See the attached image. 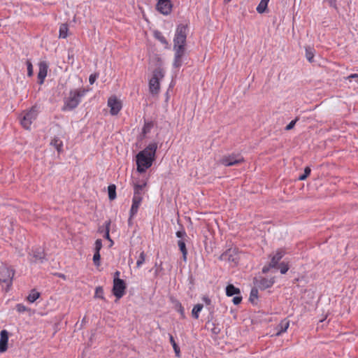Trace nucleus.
Instances as JSON below:
<instances>
[{
  "instance_id": "1",
  "label": "nucleus",
  "mask_w": 358,
  "mask_h": 358,
  "mask_svg": "<svg viewBox=\"0 0 358 358\" xmlns=\"http://www.w3.org/2000/svg\"><path fill=\"white\" fill-rule=\"evenodd\" d=\"M187 31V24H179L177 25L173 38L174 59L173 66L176 69H179L182 65V58L186 54Z\"/></svg>"
},
{
  "instance_id": "2",
  "label": "nucleus",
  "mask_w": 358,
  "mask_h": 358,
  "mask_svg": "<svg viewBox=\"0 0 358 358\" xmlns=\"http://www.w3.org/2000/svg\"><path fill=\"white\" fill-rule=\"evenodd\" d=\"M157 150V143L152 142L136 155L137 172L143 173L152 166L156 159Z\"/></svg>"
},
{
  "instance_id": "3",
  "label": "nucleus",
  "mask_w": 358,
  "mask_h": 358,
  "mask_svg": "<svg viewBox=\"0 0 358 358\" xmlns=\"http://www.w3.org/2000/svg\"><path fill=\"white\" fill-rule=\"evenodd\" d=\"M90 90L89 87H80L72 89L69 91V95L64 97V104L61 108L62 111H72L75 110L81 103L83 97Z\"/></svg>"
},
{
  "instance_id": "4",
  "label": "nucleus",
  "mask_w": 358,
  "mask_h": 358,
  "mask_svg": "<svg viewBox=\"0 0 358 358\" xmlns=\"http://www.w3.org/2000/svg\"><path fill=\"white\" fill-rule=\"evenodd\" d=\"M15 273V271L11 266L0 267V285L5 291H8L11 288Z\"/></svg>"
},
{
  "instance_id": "5",
  "label": "nucleus",
  "mask_w": 358,
  "mask_h": 358,
  "mask_svg": "<svg viewBox=\"0 0 358 358\" xmlns=\"http://www.w3.org/2000/svg\"><path fill=\"white\" fill-rule=\"evenodd\" d=\"M286 253L287 251L285 248H278L274 253L270 254L268 257L271 259V261L262 268V273H267L271 269L277 268L278 264L280 263V261Z\"/></svg>"
},
{
  "instance_id": "6",
  "label": "nucleus",
  "mask_w": 358,
  "mask_h": 358,
  "mask_svg": "<svg viewBox=\"0 0 358 358\" xmlns=\"http://www.w3.org/2000/svg\"><path fill=\"white\" fill-rule=\"evenodd\" d=\"M38 112L37 106H33L29 110L23 111L19 115L20 124L24 129H30L33 121L36 119Z\"/></svg>"
},
{
  "instance_id": "7",
  "label": "nucleus",
  "mask_w": 358,
  "mask_h": 358,
  "mask_svg": "<svg viewBox=\"0 0 358 358\" xmlns=\"http://www.w3.org/2000/svg\"><path fill=\"white\" fill-rule=\"evenodd\" d=\"M164 76V70L161 67L156 68L152 72V76L149 80V90L152 95H157L160 90L159 80Z\"/></svg>"
},
{
  "instance_id": "8",
  "label": "nucleus",
  "mask_w": 358,
  "mask_h": 358,
  "mask_svg": "<svg viewBox=\"0 0 358 358\" xmlns=\"http://www.w3.org/2000/svg\"><path fill=\"white\" fill-rule=\"evenodd\" d=\"M238 252L239 251L238 248H230L222 252L218 259L220 261H227L232 262L234 264V266H237L240 259L238 257Z\"/></svg>"
},
{
  "instance_id": "9",
  "label": "nucleus",
  "mask_w": 358,
  "mask_h": 358,
  "mask_svg": "<svg viewBox=\"0 0 358 358\" xmlns=\"http://www.w3.org/2000/svg\"><path fill=\"white\" fill-rule=\"evenodd\" d=\"M274 278H267L262 275L256 276L253 279L254 287L251 291H258V289L264 290L270 288L274 284Z\"/></svg>"
},
{
  "instance_id": "10",
  "label": "nucleus",
  "mask_w": 358,
  "mask_h": 358,
  "mask_svg": "<svg viewBox=\"0 0 358 358\" xmlns=\"http://www.w3.org/2000/svg\"><path fill=\"white\" fill-rule=\"evenodd\" d=\"M244 162V157L240 153H231L229 155H224L220 159V163L225 166L240 164Z\"/></svg>"
},
{
  "instance_id": "11",
  "label": "nucleus",
  "mask_w": 358,
  "mask_h": 358,
  "mask_svg": "<svg viewBox=\"0 0 358 358\" xmlns=\"http://www.w3.org/2000/svg\"><path fill=\"white\" fill-rule=\"evenodd\" d=\"M173 6L171 0H158L156 4V10L164 15H168L171 13Z\"/></svg>"
},
{
  "instance_id": "12",
  "label": "nucleus",
  "mask_w": 358,
  "mask_h": 358,
  "mask_svg": "<svg viewBox=\"0 0 358 358\" xmlns=\"http://www.w3.org/2000/svg\"><path fill=\"white\" fill-rule=\"evenodd\" d=\"M108 106L110 108V115H116L121 110L122 104L115 96H111L108 99Z\"/></svg>"
},
{
  "instance_id": "13",
  "label": "nucleus",
  "mask_w": 358,
  "mask_h": 358,
  "mask_svg": "<svg viewBox=\"0 0 358 358\" xmlns=\"http://www.w3.org/2000/svg\"><path fill=\"white\" fill-rule=\"evenodd\" d=\"M140 183L139 178H136L132 180V185L134 187V197H143L145 194L144 188L147 185L146 180H142Z\"/></svg>"
},
{
  "instance_id": "14",
  "label": "nucleus",
  "mask_w": 358,
  "mask_h": 358,
  "mask_svg": "<svg viewBox=\"0 0 358 358\" xmlns=\"http://www.w3.org/2000/svg\"><path fill=\"white\" fill-rule=\"evenodd\" d=\"M152 269L155 271V285L161 284V280H164L165 275V270L162 266V262H160L159 264L156 262Z\"/></svg>"
},
{
  "instance_id": "15",
  "label": "nucleus",
  "mask_w": 358,
  "mask_h": 358,
  "mask_svg": "<svg viewBox=\"0 0 358 358\" xmlns=\"http://www.w3.org/2000/svg\"><path fill=\"white\" fill-rule=\"evenodd\" d=\"M38 73L37 76L38 83L42 85L48 74V65L45 62H40L38 64Z\"/></svg>"
},
{
  "instance_id": "16",
  "label": "nucleus",
  "mask_w": 358,
  "mask_h": 358,
  "mask_svg": "<svg viewBox=\"0 0 358 358\" xmlns=\"http://www.w3.org/2000/svg\"><path fill=\"white\" fill-rule=\"evenodd\" d=\"M156 122L152 120H144V124L140 134V138L143 140L146 138L147 135L150 133L152 129L155 127Z\"/></svg>"
},
{
  "instance_id": "17",
  "label": "nucleus",
  "mask_w": 358,
  "mask_h": 358,
  "mask_svg": "<svg viewBox=\"0 0 358 358\" xmlns=\"http://www.w3.org/2000/svg\"><path fill=\"white\" fill-rule=\"evenodd\" d=\"M9 333L3 329L0 332V352H5L8 350Z\"/></svg>"
},
{
  "instance_id": "18",
  "label": "nucleus",
  "mask_w": 358,
  "mask_h": 358,
  "mask_svg": "<svg viewBox=\"0 0 358 358\" xmlns=\"http://www.w3.org/2000/svg\"><path fill=\"white\" fill-rule=\"evenodd\" d=\"M153 36L156 40L159 41L162 44H163L166 49L170 48V44L169 43V41L163 36L162 33L160 31L155 30L153 31Z\"/></svg>"
},
{
  "instance_id": "19",
  "label": "nucleus",
  "mask_w": 358,
  "mask_h": 358,
  "mask_svg": "<svg viewBox=\"0 0 358 358\" xmlns=\"http://www.w3.org/2000/svg\"><path fill=\"white\" fill-rule=\"evenodd\" d=\"M289 321L287 319L282 320L276 327L277 332L275 334V336H278L281 335V334L285 332L289 328Z\"/></svg>"
},
{
  "instance_id": "20",
  "label": "nucleus",
  "mask_w": 358,
  "mask_h": 358,
  "mask_svg": "<svg viewBox=\"0 0 358 358\" xmlns=\"http://www.w3.org/2000/svg\"><path fill=\"white\" fill-rule=\"evenodd\" d=\"M126 288V282L124 280H113V287L111 291H125Z\"/></svg>"
},
{
  "instance_id": "21",
  "label": "nucleus",
  "mask_w": 358,
  "mask_h": 358,
  "mask_svg": "<svg viewBox=\"0 0 358 358\" xmlns=\"http://www.w3.org/2000/svg\"><path fill=\"white\" fill-rule=\"evenodd\" d=\"M50 145L55 148L58 153L63 152V142L59 139V137H54L51 140Z\"/></svg>"
},
{
  "instance_id": "22",
  "label": "nucleus",
  "mask_w": 358,
  "mask_h": 358,
  "mask_svg": "<svg viewBox=\"0 0 358 358\" xmlns=\"http://www.w3.org/2000/svg\"><path fill=\"white\" fill-rule=\"evenodd\" d=\"M186 240H178V246L179 248L180 251L181 252L182 255V259L184 262L187 261V249L186 248Z\"/></svg>"
},
{
  "instance_id": "23",
  "label": "nucleus",
  "mask_w": 358,
  "mask_h": 358,
  "mask_svg": "<svg viewBox=\"0 0 358 358\" xmlns=\"http://www.w3.org/2000/svg\"><path fill=\"white\" fill-rule=\"evenodd\" d=\"M178 224L180 225V230L176 232V236L177 238H180L179 240H186L188 238L187 233L185 230L184 226L180 223V220H178Z\"/></svg>"
},
{
  "instance_id": "24",
  "label": "nucleus",
  "mask_w": 358,
  "mask_h": 358,
  "mask_svg": "<svg viewBox=\"0 0 358 358\" xmlns=\"http://www.w3.org/2000/svg\"><path fill=\"white\" fill-rule=\"evenodd\" d=\"M305 50H306V57L307 60L310 63L314 62V56H315V52L314 48L310 47V46H306L305 48Z\"/></svg>"
},
{
  "instance_id": "25",
  "label": "nucleus",
  "mask_w": 358,
  "mask_h": 358,
  "mask_svg": "<svg viewBox=\"0 0 358 358\" xmlns=\"http://www.w3.org/2000/svg\"><path fill=\"white\" fill-rule=\"evenodd\" d=\"M32 252L33 257L34 258L35 261L43 260L45 257V253L44 250H41V248H36V250H33Z\"/></svg>"
},
{
  "instance_id": "26",
  "label": "nucleus",
  "mask_w": 358,
  "mask_h": 358,
  "mask_svg": "<svg viewBox=\"0 0 358 358\" xmlns=\"http://www.w3.org/2000/svg\"><path fill=\"white\" fill-rule=\"evenodd\" d=\"M108 199L110 201H113L116 199V185L114 184H110L108 187Z\"/></svg>"
},
{
  "instance_id": "27",
  "label": "nucleus",
  "mask_w": 358,
  "mask_h": 358,
  "mask_svg": "<svg viewBox=\"0 0 358 358\" xmlns=\"http://www.w3.org/2000/svg\"><path fill=\"white\" fill-rule=\"evenodd\" d=\"M270 0H261L260 3L257 7V11L262 14L267 10L268 3Z\"/></svg>"
},
{
  "instance_id": "28",
  "label": "nucleus",
  "mask_w": 358,
  "mask_h": 358,
  "mask_svg": "<svg viewBox=\"0 0 358 358\" xmlns=\"http://www.w3.org/2000/svg\"><path fill=\"white\" fill-rule=\"evenodd\" d=\"M69 26L66 23L62 24L59 27V38H66L68 36Z\"/></svg>"
},
{
  "instance_id": "29",
  "label": "nucleus",
  "mask_w": 358,
  "mask_h": 358,
  "mask_svg": "<svg viewBox=\"0 0 358 358\" xmlns=\"http://www.w3.org/2000/svg\"><path fill=\"white\" fill-rule=\"evenodd\" d=\"M111 220L109 219L105 222V232L103 233V238L108 241H111L110 236Z\"/></svg>"
},
{
  "instance_id": "30",
  "label": "nucleus",
  "mask_w": 358,
  "mask_h": 358,
  "mask_svg": "<svg viewBox=\"0 0 358 358\" xmlns=\"http://www.w3.org/2000/svg\"><path fill=\"white\" fill-rule=\"evenodd\" d=\"M203 305L198 303L195 305L192 310V317L195 319H198L199 317V313L203 309Z\"/></svg>"
},
{
  "instance_id": "31",
  "label": "nucleus",
  "mask_w": 358,
  "mask_h": 358,
  "mask_svg": "<svg viewBox=\"0 0 358 358\" xmlns=\"http://www.w3.org/2000/svg\"><path fill=\"white\" fill-rule=\"evenodd\" d=\"M276 269H280V273L285 274L289 269V265L288 262H282L278 264Z\"/></svg>"
},
{
  "instance_id": "32",
  "label": "nucleus",
  "mask_w": 358,
  "mask_h": 358,
  "mask_svg": "<svg viewBox=\"0 0 358 358\" xmlns=\"http://www.w3.org/2000/svg\"><path fill=\"white\" fill-rule=\"evenodd\" d=\"M169 340H170V343H171L172 346H173V348L174 350V352L176 353V355L177 357H179L180 356V348L178 347V345L176 344L173 336L171 334H169Z\"/></svg>"
},
{
  "instance_id": "33",
  "label": "nucleus",
  "mask_w": 358,
  "mask_h": 358,
  "mask_svg": "<svg viewBox=\"0 0 358 358\" xmlns=\"http://www.w3.org/2000/svg\"><path fill=\"white\" fill-rule=\"evenodd\" d=\"M39 297L40 292H31L26 297V299L29 303H34Z\"/></svg>"
},
{
  "instance_id": "34",
  "label": "nucleus",
  "mask_w": 358,
  "mask_h": 358,
  "mask_svg": "<svg viewBox=\"0 0 358 358\" xmlns=\"http://www.w3.org/2000/svg\"><path fill=\"white\" fill-rule=\"evenodd\" d=\"M311 169L309 166H306L304 169V172L303 174L300 175L298 178L299 180H306L310 174Z\"/></svg>"
},
{
  "instance_id": "35",
  "label": "nucleus",
  "mask_w": 358,
  "mask_h": 358,
  "mask_svg": "<svg viewBox=\"0 0 358 358\" xmlns=\"http://www.w3.org/2000/svg\"><path fill=\"white\" fill-rule=\"evenodd\" d=\"M93 263L96 266L99 267L101 265V255L100 252H94L93 255Z\"/></svg>"
},
{
  "instance_id": "36",
  "label": "nucleus",
  "mask_w": 358,
  "mask_h": 358,
  "mask_svg": "<svg viewBox=\"0 0 358 358\" xmlns=\"http://www.w3.org/2000/svg\"><path fill=\"white\" fill-rule=\"evenodd\" d=\"M146 257V254L144 251L141 252L139 257L136 262L137 267H140L144 262Z\"/></svg>"
},
{
  "instance_id": "37",
  "label": "nucleus",
  "mask_w": 358,
  "mask_h": 358,
  "mask_svg": "<svg viewBox=\"0 0 358 358\" xmlns=\"http://www.w3.org/2000/svg\"><path fill=\"white\" fill-rule=\"evenodd\" d=\"M26 65L27 68V76L31 77L34 74L33 65L30 59L26 61Z\"/></svg>"
},
{
  "instance_id": "38",
  "label": "nucleus",
  "mask_w": 358,
  "mask_h": 358,
  "mask_svg": "<svg viewBox=\"0 0 358 358\" xmlns=\"http://www.w3.org/2000/svg\"><path fill=\"white\" fill-rule=\"evenodd\" d=\"M103 247L102 241L100 238H98L95 241L94 243V252H100V250H101Z\"/></svg>"
},
{
  "instance_id": "39",
  "label": "nucleus",
  "mask_w": 358,
  "mask_h": 358,
  "mask_svg": "<svg viewBox=\"0 0 358 358\" xmlns=\"http://www.w3.org/2000/svg\"><path fill=\"white\" fill-rule=\"evenodd\" d=\"M296 282H299L296 287H304L305 284L306 283V280L304 276H301V278H295L293 281V284H295Z\"/></svg>"
},
{
  "instance_id": "40",
  "label": "nucleus",
  "mask_w": 358,
  "mask_h": 358,
  "mask_svg": "<svg viewBox=\"0 0 358 358\" xmlns=\"http://www.w3.org/2000/svg\"><path fill=\"white\" fill-rule=\"evenodd\" d=\"M299 120V117H296L294 120H292L285 128V129L286 131H289L291 129H292L296 123Z\"/></svg>"
},
{
  "instance_id": "41",
  "label": "nucleus",
  "mask_w": 358,
  "mask_h": 358,
  "mask_svg": "<svg viewBox=\"0 0 358 358\" xmlns=\"http://www.w3.org/2000/svg\"><path fill=\"white\" fill-rule=\"evenodd\" d=\"M142 201H143V197H134L133 196L131 206L139 208V206H140Z\"/></svg>"
},
{
  "instance_id": "42",
  "label": "nucleus",
  "mask_w": 358,
  "mask_h": 358,
  "mask_svg": "<svg viewBox=\"0 0 358 358\" xmlns=\"http://www.w3.org/2000/svg\"><path fill=\"white\" fill-rule=\"evenodd\" d=\"M15 308H16V310L20 313H24L25 311H28L30 310L22 303L17 304Z\"/></svg>"
},
{
  "instance_id": "43",
  "label": "nucleus",
  "mask_w": 358,
  "mask_h": 358,
  "mask_svg": "<svg viewBox=\"0 0 358 358\" xmlns=\"http://www.w3.org/2000/svg\"><path fill=\"white\" fill-rule=\"evenodd\" d=\"M258 292H250V296L249 298L250 301L255 304L257 303L258 299Z\"/></svg>"
},
{
  "instance_id": "44",
  "label": "nucleus",
  "mask_w": 358,
  "mask_h": 358,
  "mask_svg": "<svg viewBox=\"0 0 358 358\" xmlns=\"http://www.w3.org/2000/svg\"><path fill=\"white\" fill-rule=\"evenodd\" d=\"M99 74V73H94L90 76L89 77V82L90 85H93L96 80L98 78Z\"/></svg>"
},
{
  "instance_id": "45",
  "label": "nucleus",
  "mask_w": 358,
  "mask_h": 358,
  "mask_svg": "<svg viewBox=\"0 0 358 358\" xmlns=\"http://www.w3.org/2000/svg\"><path fill=\"white\" fill-rule=\"evenodd\" d=\"M138 210V208L131 206L129 210V215H131V217H134L137 214Z\"/></svg>"
},
{
  "instance_id": "46",
  "label": "nucleus",
  "mask_w": 358,
  "mask_h": 358,
  "mask_svg": "<svg viewBox=\"0 0 358 358\" xmlns=\"http://www.w3.org/2000/svg\"><path fill=\"white\" fill-rule=\"evenodd\" d=\"M225 291H240V289L239 288H237L234 285L232 284H229L226 287H225Z\"/></svg>"
},
{
  "instance_id": "47",
  "label": "nucleus",
  "mask_w": 358,
  "mask_h": 358,
  "mask_svg": "<svg viewBox=\"0 0 358 358\" xmlns=\"http://www.w3.org/2000/svg\"><path fill=\"white\" fill-rule=\"evenodd\" d=\"M242 301V296H236L233 298L232 301L235 305L239 304Z\"/></svg>"
},
{
  "instance_id": "48",
  "label": "nucleus",
  "mask_w": 358,
  "mask_h": 358,
  "mask_svg": "<svg viewBox=\"0 0 358 358\" xmlns=\"http://www.w3.org/2000/svg\"><path fill=\"white\" fill-rule=\"evenodd\" d=\"M125 292H113L114 296L116 297L115 303H117L120 299H121Z\"/></svg>"
},
{
  "instance_id": "49",
  "label": "nucleus",
  "mask_w": 358,
  "mask_h": 358,
  "mask_svg": "<svg viewBox=\"0 0 358 358\" xmlns=\"http://www.w3.org/2000/svg\"><path fill=\"white\" fill-rule=\"evenodd\" d=\"M178 311L180 313L181 317H185V310L180 303L178 304Z\"/></svg>"
},
{
  "instance_id": "50",
  "label": "nucleus",
  "mask_w": 358,
  "mask_h": 358,
  "mask_svg": "<svg viewBox=\"0 0 358 358\" xmlns=\"http://www.w3.org/2000/svg\"><path fill=\"white\" fill-rule=\"evenodd\" d=\"M105 232V223L102 226H99L98 228V233L103 234Z\"/></svg>"
},
{
  "instance_id": "51",
  "label": "nucleus",
  "mask_w": 358,
  "mask_h": 358,
  "mask_svg": "<svg viewBox=\"0 0 358 358\" xmlns=\"http://www.w3.org/2000/svg\"><path fill=\"white\" fill-rule=\"evenodd\" d=\"M102 294H103V292H96L95 294H94V298H100V299H104V297L103 296Z\"/></svg>"
},
{
  "instance_id": "52",
  "label": "nucleus",
  "mask_w": 358,
  "mask_h": 358,
  "mask_svg": "<svg viewBox=\"0 0 358 358\" xmlns=\"http://www.w3.org/2000/svg\"><path fill=\"white\" fill-rule=\"evenodd\" d=\"M352 78H358V73H352L347 77L348 80H351Z\"/></svg>"
},
{
  "instance_id": "53",
  "label": "nucleus",
  "mask_w": 358,
  "mask_h": 358,
  "mask_svg": "<svg viewBox=\"0 0 358 358\" xmlns=\"http://www.w3.org/2000/svg\"><path fill=\"white\" fill-rule=\"evenodd\" d=\"M120 272L119 271H116L114 273L113 280H115V279H120Z\"/></svg>"
},
{
  "instance_id": "54",
  "label": "nucleus",
  "mask_w": 358,
  "mask_h": 358,
  "mask_svg": "<svg viewBox=\"0 0 358 358\" xmlns=\"http://www.w3.org/2000/svg\"><path fill=\"white\" fill-rule=\"evenodd\" d=\"M133 218L134 217H131V215H129V219H128V226L129 227H131L133 225Z\"/></svg>"
},
{
  "instance_id": "55",
  "label": "nucleus",
  "mask_w": 358,
  "mask_h": 358,
  "mask_svg": "<svg viewBox=\"0 0 358 358\" xmlns=\"http://www.w3.org/2000/svg\"><path fill=\"white\" fill-rule=\"evenodd\" d=\"M203 300L207 305H209L210 303V300L208 297L204 296L203 298Z\"/></svg>"
},
{
  "instance_id": "56",
  "label": "nucleus",
  "mask_w": 358,
  "mask_h": 358,
  "mask_svg": "<svg viewBox=\"0 0 358 358\" xmlns=\"http://www.w3.org/2000/svg\"><path fill=\"white\" fill-rule=\"evenodd\" d=\"M228 296H231L235 294H240V292H226Z\"/></svg>"
},
{
  "instance_id": "57",
  "label": "nucleus",
  "mask_w": 358,
  "mask_h": 358,
  "mask_svg": "<svg viewBox=\"0 0 358 358\" xmlns=\"http://www.w3.org/2000/svg\"><path fill=\"white\" fill-rule=\"evenodd\" d=\"M94 291H103V288L101 286L96 287Z\"/></svg>"
},
{
  "instance_id": "58",
  "label": "nucleus",
  "mask_w": 358,
  "mask_h": 358,
  "mask_svg": "<svg viewBox=\"0 0 358 358\" xmlns=\"http://www.w3.org/2000/svg\"><path fill=\"white\" fill-rule=\"evenodd\" d=\"M110 241L109 247H111L114 244V242H113V241L112 239H111V241Z\"/></svg>"
},
{
  "instance_id": "59",
  "label": "nucleus",
  "mask_w": 358,
  "mask_h": 358,
  "mask_svg": "<svg viewBox=\"0 0 358 358\" xmlns=\"http://www.w3.org/2000/svg\"><path fill=\"white\" fill-rule=\"evenodd\" d=\"M231 1V0H224V3H227L230 2Z\"/></svg>"
},
{
  "instance_id": "60",
  "label": "nucleus",
  "mask_w": 358,
  "mask_h": 358,
  "mask_svg": "<svg viewBox=\"0 0 358 358\" xmlns=\"http://www.w3.org/2000/svg\"><path fill=\"white\" fill-rule=\"evenodd\" d=\"M187 221H189V222H192L191 218L189 217H187Z\"/></svg>"
},
{
  "instance_id": "61",
  "label": "nucleus",
  "mask_w": 358,
  "mask_h": 358,
  "mask_svg": "<svg viewBox=\"0 0 358 358\" xmlns=\"http://www.w3.org/2000/svg\"><path fill=\"white\" fill-rule=\"evenodd\" d=\"M59 277L64 278V274H60V275H59Z\"/></svg>"
},
{
  "instance_id": "62",
  "label": "nucleus",
  "mask_w": 358,
  "mask_h": 358,
  "mask_svg": "<svg viewBox=\"0 0 358 358\" xmlns=\"http://www.w3.org/2000/svg\"><path fill=\"white\" fill-rule=\"evenodd\" d=\"M31 291L35 292L36 290V289H31Z\"/></svg>"
},
{
  "instance_id": "63",
  "label": "nucleus",
  "mask_w": 358,
  "mask_h": 358,
  "mask_svg": "<svg viewBox=\"0 0 358 358\" xmlns=\"http://www.w3.org/2000/svg\"><path fill=\"white\" fill-rule=\"evenodd\" d=\"M357 83H358V80H357Z\"/></svg>"
}]
</instances>
